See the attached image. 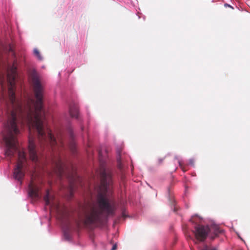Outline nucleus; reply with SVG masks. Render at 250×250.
I'll return each mask as SVG.
<instances>
[{"mask_svg":"<svg viewBox=\"0 0 250 250\" xmlns=\"http://www.w3.org/2000/svg\"><path fill=\"white\" fill-rule=\"evenodd\" d=\"M8 97L4 92L0 94V99L8 106V119L4 125L2 132L3 140L6 149L5 155L11 158L16 152L18 154V161L14 169L15 178H23L24 173L22 170L23 164L26 161L25 152L19 148L17 135L20 133L18 124H26L28 127L29 136L28 150L31 160L37 163L39 161L40 150L35 145L34 135L36 133L41 149L46 147L53 151H60L64 146L62 137H58V142L53 136L45 120V111L43 108V88L38 76H32L33 90L36 100L27 98L24 101L17 99L15 94V76H8Z\"/></svg>","mask_w":250,"mask_h":250,"instance_id":"obj_1","label":"nucleus"},{"mask_svg":"<svg viewBox=\"0 0 250 250\" xmlns=\"http://www.w3.org/2000/svg\"><path fill=\"white\" fill-rule=\"evenodd\" d=\"M101 184L97 195V204L89 205L85 208L79 218L75 221L78 229L83 227L90 228L93 224L101 221L103 213L113 215L116 209L114 203L107 198L106 193L112 183L110 172L107 171L104 166L100 170Z\"/></svg>","mask_w":250,"mask_h":250,"instance_id":"obj_2","label":"nucleus"},{"mask_svg":"<svg viewBox=\"0 0 250 250\" xmlns=\"http://www.w3.org/2000/svg\"><path fill=\"white\" fill-rule=\"evenodd\" d=\"M195 236L196 238L200 241H204L207 238L210 229L208 226L196 225L195 227Z\"/></svg>","mask_w":250,"mask_h":250,"instance_id":"obj_3","label":"nucleus"},{"mask_svg":"<svg viewBox=\"0 0 250 250\" xmlns=\"http://www.w3.org/2000/svg\"><path fill=\"white\" fill-rule=\"evenodd\" d=\"M40 189V183L36 182L35 178L32 177L29 185V195L32 198L39 199L41 195L39 192Z\"/></svg>","mask_w":250,"mask_h":250,"instance_id":"obj_4","label":"nucleus"},{"mask_svg":"<svg viewBox=\"0 0 250 250\" xmlns=\"http://www.w3.org/2000/svg\"><path fill=\"white\" fill-rule=\"evenodd\" d=\"M53 163H54L55 172L56 173L58 176L62 177L67 168L65 165L60 157L54 160Z\"/></svg>","mask_w":250,"mask_h":250,"instance_id":"obj_5","label":"nucleus"},{"mask_svg":"<svg viewBox=\"0 0 250 250\" xmlns=\"http://www.w3.org/2000/svg\"><path fill=\"white\" fill-rule=\"evenodd\" d=\"M68 132L70 134V139H71V141L68 144V147H69V149L70 150V151L72 152V153L74 154L76 152V148L75 143L74 141H73V135L72 134V131L71 129L69 128Z\"/></svg>","mask_w":250,"mask_h":250,"instance_id":"obj_6","label":"nucleus"},{"mask_svg":"<svg viewBox=\"0 0 250 250\" xmlns=\"http://www.w3.org/2000/svg\"><path fill=\"white\" fill-rule=\"evenodd\" d=\"M69 114L73 118L78 117V107L77 104H73L69 106Z\"/></svg>","mask_w":250,"mask_h":250,"instance_id":"obj_7","label":"nucleus"},{"mask_svg":"<svg viewBox=\"0 0 250 250\" xmlns=\"http://www.w3.org/2000/svg\"><path fill=\"white\" fill-rule=\"evenodd\" d=\"M46 195L44 197V200L46 205H49L51 203V198L50 196L49 191L48 189L46 190Z\"/></svg>","mask_w":250,"mask_h":250,"instance_id":"obj_8","label":"nucleus"},{"mask_svg":"<svg viewBox=\"0 0 250 250\" xmlns=\"http://www.w3.org/2000/svg\"><path fill=\"white\" fill-rule=\"evenodd\" d=\"M34 53L35 55L36 56V57L38 58L39 60H42V58L40 55L39 51L37 49H35L34 50Z\"/></svg>","mask_w":250,"mask_h":250,"instance_id":"obj_9","label":"nucleus"},{"mask_svg":"<svg viewBox=\"0 0 250 250\" xmlns=\"http://www.w3.org/2000/svg\"><path fill=\"white\" fill-rule=\"evenodd\" d=\"M222 232H223V230L220 229L217 227H215L214 228V234L216 236H217L219 234L221 233Z\"/></svg>","mask_w":250,"mask_h":250,"instance_id":"obj_10","label":"nucleus"},{"mask_svg":"<svg viewBox=\"0 0 250 250\" xmlns=\"http://www.w3.org/2000/svg\"><path fill=\"white\" fill-rule=\"evenodd\" d=\"M202 250H217L216 248L213 247H209L207 246H205L202 249Z\"/></svg>","mask_w":250,"mask_h":250,"instance_id":"obj_11","label":"nucleus"},{"mask_svg":"<svg viewBox=\"0 0 250 250\" xmlns=\"http://www.w3.org/2000/svg\"><path fill=\"white\" fill-rule=\"evenodd\" d=\"M179 166H180L181 168L182 169V170L184 171H186V170H185L184 167H183L182 166V162L181 161H179Z\"/></svg>","mask_w":250,"mask_h":250,"instance_id":"obj_12","label":"nucleus"},{"mask_svg":"<svg viewBox=\"0 0 250 250\" xmlns=\"http://www.w3.org/2000/svg\"><path fill=\"white\" fill-rule=\"evenodd\" d=\"M117 248V244H115L113 246V247H112V249H111V250H116Z\"/></svg>","mask_w":250,"mask_h":250,"instance_id":"obj_13","label":"nucleus"},{"mask_svg":"<svg viewBox=\"0 0 250 250\" xmlns=\"http://www.w3.org/2000/svg\"><path fill=\"white\" fill-rule=\"evenodd\" d=\"M118 167H119V168L121 169L122 168V167H121V165L120 164V159L119 158L118 159Z\"/></svg>","mask_w":250,"mask_h":250,"instance_id":"obj_14","label":"nucleus"},{"mask_svg":"<svg viewBox=\"0 0 250 250\" xmlns=\"http://www.w3.org/2000/svg\"><path fill=\"white\" fill-rule=\"evenodd\" d=\"M225 7H231V8H232V9H233V8H232L230 5H229V4H225Z\"/></svg>","mask_w":250,"mask_h":250,"instance_id":"obj_15","label":"nucleus"},{"mask_svg":"<svg viewBox=\"0 0 250 250\" xmlns=\"http://www.w3.org/2000/svg\"><path fill=\"white\" fill-rule=\"evenodd\" d=\"M190 164H193V161H192V160H190Z\"/></svg>","mask_w":250,"mask_h":250,"instance_id":"obj_16","label":"nucleus"}]
</instances>
